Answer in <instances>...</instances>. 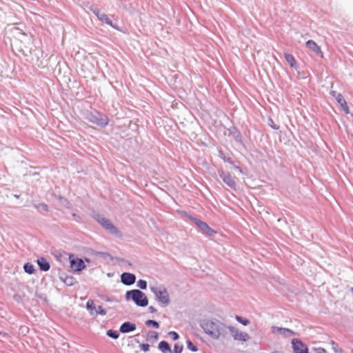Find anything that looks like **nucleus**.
<instances>
[{"instance_id":"obj_19","label":"nucleus","mask_w":353,"mask_h":353,"mask_svg":"<svg viewBox=\"0 0 353 353\" xmlns=\"http://www.w3.org/2000/svg\"><path fill=\"white\" fill-rule=\"evenodd\" d=\"M285 61L290 64L291 68H296V62L292 54L285 53Z\"/></svg>"},{"instance_id":"obj_43","label":"nucleus","mask_w":353,"mask_h":353,"mask_svg":"<svg viewBox=\"0 0 353 353\" xmlns=\"http://www.w3.org/2000/svg\"><path fill=\"white\" fill-rule=\"evenodd\" d=\"M232 165H233V168H234L236 170L239 171V172H241V173L242 172V170H241V168L239 166L236 165H234V163H233Z\"/></svg>"},{"instance_id":"obj_45","label":"nucleus","mask_w":353,"mask_h":353,"mask_svg":"<svg viewBox=\"0 0 353 353\" xmlns=\"http://www.w3.org/2000/svg\"><path fill=\"white\" fill-rule=\"evenodd\" d=\"M351 293L353 295V287H351L350 289Z\"/></svg>"},{"instance_id":"obj_21","label":"nucleus","mask_w":353,"mask_h":353,"mask_svg":"<svg viewBox=\"0 0 353 353\" xmlns=\"http://www.w3.org/2000/svg\"><path fill=\"white\" fill-rule=\"evenodd\" d=\"M229 332L230 335L235 340V337H237L238 334L239 332V330L233 326H227V333H228V339L229 338Z\"/></svg>"},{"instance_id":"obj_34","label":"nucleus","mask_w":353,"mask_h":353,"mask_svg":"<svg viewBox=\"0 0 353 353\" xmlns=\"http://www.w3.org/2000/svg\"><path fill=\"white\" fill-rule=\"evenodd\" d=\"M309 353H327V352L322 347H312Z\"/></svg>"},{"instance_id":"obj_48","label":"nucleus","mask_w":353,"mask_h":353,"mask_svg":"<svg viewBox=\"0 0 353 353\" xmlns=\"http://www.w3.org/2000/svg\"><path fill=\"white\" fill-rule=\"evenodd\" d=\"M272 353H278V352H272Z\"/></svg>"},{"instance_id":"obj_10","label":"nucleus","mask_w":353,"mask_h":353,"mask_svg":"<svg viewBox=\"0 0 353 353\" xmlns=\"http://www.w3.org/2000/svg\"><path fill=\"white\" fill-rule=\"evenodd\" d=\"M121 281L125 285H131L136 281V276L130 272H123L121 275Z\"/></svg>"},{"instance_id":"obj_44","label":"nucleus","mask_w":353,"mask_h":353,"mask_svg":"<svg viewBox=\"0 0 353 353\" xmlns=\"http://www.w3.org/2000/svg\"><path fill=\"white\" fill-rule=\"evenodd\" d=\"M72 216L75 218L77 221H78L77 218H79V216H77L75 213H72Z\"/></svg>"},{"instance_id":"obj_46","label":"nucleus","mask_w":353,"mask_h":353,"mask_svg":"<svg viewBox=\"0 0 353 353\" xmlns=\"http://www.w3.org/2000/svg\"><path fill=\"white\" fill-rule=\"evenodd\" d=\"M99 254H102V255L105 254V253H104V252H99Z\"/></svg>"},{"instance_id":"obj_20","label":"nucleus","mask_w":353,"mask_h":353,"mask_svg":"<svg viewBox=\"0 0 353 353\" xmlns=\"http://www.w3.org/2000/svg\"><path fill=\"white\" fill-rule=\"evenodd\" d=\"M86 308L90 312V315L94 316L96 310L94 302L92 299H89L86 303Z\"/></svg>"},{"instance_id":"obj_3","label":"nucleus","mask_w":353,"mask_h":353,"mask_svg":"<svg viewBox=\"0 0 353 353\" xmlns=\"http://www.w3.org/2000/svg\"><path fill=\"white\" fill-rule=\"evenodd\" d=\"M85 118L88 121L101 128L105 127L109 123L108 117L97 110L88 112Z\"/></svg>"},{"instance_id":"obj_22","label":"nucleus","mask_w":353,"mask_h":353,"mask_svg":"<svg viewBox=\"0 0 353 353\" xmlns=\"http://www.w3.org/2000/svg\"><path fill=\"white\" fill-rule=\"evenodd\" d=\"M25 272L29 274H32L35 272V268L33 264L30 263H26L23 265Z\"/></svg>"},{"instance_id":"obj_14","label":"nucleus","mask_w":353,"mask_h":353,"mask_svg":"<svg viewBox=\"0 0 353 353\" xmlns=\"http://www.w3.org/2000/svg\"><path fill=\"white\" fill-rule=\"evenodd\" d=\"M37 262L41 271L47 272L50 270V263L44 257L38 258Z\"/></svg>"},{"instance_id":"obj_1","label":"nucleus","mask_w":353,"mask_h":353,"mask_svg":"<svg viewBox=\"0 0 353 353\" xmlns=\"http://www.w3.org/2000/svg\"><path fill=\"white\" fill-rule=\"evenodd\" d=\"M201 326L204 332L213 339H228L227 325L217 319L204 320Z\"/></svg>"},{"instance_id":"obj_40","label":"nucleus","mask_w":353,"mask_h":353,"mask_svg":"<svg viewBox=\"0 0 353 353\" xmlns=\"http://www.w3.org/2000/svg\"><path fill=\"white\" fill-rule=\"evenodd\" d=\"M92 12L97 17L98 16H99V14H101L103 13L98 8L93 9Z\"/></svg>"},{"instance_id":"obj_2","label":"nucleus","mask_w":353,"mask_h":353,"mask_svg":"<svg viewBox=\"0 0 353 353\" xmlns=\"http://www.w3.org/2000/svg\"><path fill=\"white\" fill-rule=\"evenodd\" d=\"M125 296L127 301L132 300L139 307H145L148 304L145 293L137 289L127 291Z\"/></svg>"},{"instance_id":"obj_38","label":"nucleus","mask_w":353,"mask_h":353,"mask_svg":"<svg viewBox=\"0 0 353 353\" xmlns=\"http://www.w3.org/2000/svg\"><path fill=\"white\" fill-rule=\"evenodd\" d=\"M63 282L68 286L73 285V279L72 277H67Z\"/></svg>"},{"instance_id":"obj_11","label":"nucleus","mask_w":353,"mask_h":353,"mask_svg":"<svg viewBox=\"0 0 353 353\" xmlns=\"http://www.w3.org/2000/svg\"><path fill=\"white\" fill-rule=\"evenodd\" d=\"M70 267L75 272H81L85 268V265L81 259H71Z\"/></svg>"},{"instance_id":"obj_36","label":"nucleus","mask_w":353,"mask_h":353,"mask_svg":"<svg viewBox=\"0 0 353 353\" xmlns=\"http://www.w3.org/2000/svg\"><path fill=\"white\" fill-rule=\"evenodd\" d=\"M268 123L269 126H270L274 130H278L279 128V125L274 124V121L271 118L268 119Z\"/></svg>"},{"instance_id":"obj_28","label":"nucleus","mask_w":353,"mask_h":353,"mask_svg":"<svg viewBox=\"0 0 353 353\" xmlns=\"http://www.w3.org/2000/svg\"><path fill=\"white\" fill-rule=\"evenodd\" d=\"M106 313H107L106 310L105 309H103L102 306L99 305L96 308L95 312L94 313V316H97L98 314H100L101 316H105L106 314Z\"/></svg>"},{"instance_id":"obj_9","label":"nucleus","mask_w":353,"mask_h":353,"mask_svg":"<svg viewBox=\"0 0 353 353\" xmlns=\"http://www.w3.org/2000/svg\"><path fill=\"white\" fill-rule=\"evenodd\" d=\"M330 94L335 98V99L336 100L338 103L340 104L341 108L345 112V114H348L350 112L349 108L343 96L341 93H339L336 91L334 90H332L330 92Z\"/></svg>"},{"instance_id":"obj_37","label":"nucleus","mask_w":353,"mask_h":353,"mask_svg":"<svg viewBox=\"0 0 353 353\" xmlns=\"http://www.w3.org/2000/svg\"><path fill=\"white\" fill-rule=\"evenodd\" d=\"M168 335L174 341L179 339V334L174 331L169 332Z\"/></svg>"},{"instance_id":"obj_41","label":"nucleus","mask_w":353,"mask_h":353,"mask_svg":"<svg viewBox=\"0 0 353 353\" xmlns=\"http://www.w3.org/2000/svg\"><path fill=\"white\" fill-rule=\"evenodd\" d=\"M148 311L150 312H151V313H154L157 310V309L154 306L150 305V306L148 307Z\"/></svg>"},{"instance_id":"obj_47","label":"nucleus","mask_w":353,"mask_h":353,"mask_svg":"<svg viewBox=\"0 0 353 353\" xmlns=\"http://www.w3.org/2000/svg\"><path fill=\"white\" fill-rule=\"evenodd\" d=\"M351 352H352V353H353V349L352 350V351H351Z\"/></svg>"},{"instance_id":"obj_31","label":"nucleus","mask_w":353,"mask_h":353,"mask_svg":"<svg viewBox=\"0 0 353 353\" xmlns=\"http://www.w3.org/2000/svg\"><path fill=\"white\" fill-rule=\"evenodd\" d=\"M159 338V334L157 332L155 331H149L148 333V339H150V340H154V341H157Z\"/></svg>"},{"instance_id":"obj_18","label":"nucleus","mask_w":353,"mask_h":353,"mask_svg":"<svg viewBox=\"0 0 353 353\" xmlns=\"http://www.w3.org/2000/svg\"><path fill=\"white\" fill-rule=\"evenodd\" d=\"M158 347L163 353H166L167 352H172L170 345L165 341H161L159 343Z\"/></svg>"},{"instance_id":"obj_5","label":"nucleus","mask_w":353,"mask_h":353,"mask_svg":"<svg viewBox=\"0 0 353 353\" xmlns=\"http://www.w3.org/2000/svg\"><path fill=\"white\" fill-rule=\"evenodd\" d=\"M94 219L111 234L117 236L119 234L117 228L114 226L109 219L102 216L99 214L94 215Z\"/></svg>"},{"instance_id":"obj_39","label":"nucleus","mask_w":353,"mask_h":353,"mask_svg":"<svg viewBox=\"0 0 353 353\" xmlns=\"http://www.w3.org/2000/svg\"><path fill=\"white\" fill-rule=\"evenodd\" d=\"M141 350L144 352H148L150 349V345L148 343H142L140 345Z\"/></svg>"},{"instance_id":"obj_24","label":"nucleus","mask_w":353,"mask_h":353,"mask_svg":"<svg viewBox=\"0 0 353 353\" xmlns=\"http://www.w3.org/2000/svg\"><path fill=\"white\" fill-rule=\"evenodd\" d=\"M219 157L223 159L225 162L229 163L230 164H233V161H232L231 157L229 155H226L223 153V151H219Z\"/></svg>"},{"instance_id":"obj_29","label":"nucleus","mask_w":353,"mask_h":353,"mask_svg":"<svg viewBox=\"0 0 353 353\" xmlns=\"http://www.w3.org/2000/svg\"><path fill=\"white\" fill-rule=\"evenodd\" d=\"M186 344H187V348L188 350H191L192 352L198 351V347H196V345L193 344V343L190 339L186 341Z\"/></svg>"},{"instance_id":"obj_13","label":"nucleus","mask_w":353,"mask_h":353,"mask_svg":"<svg viewBox=\"0 0 353 353\" xmlns=\"http://www.w3.org/2000/svg\"><path fill=\"white\" fill-rule=\"evenodd\" d=\"M272 331L274 333L283 335L285 337L292 336L294 334L292 330L288 328H283L279 327H272Z\"/></svg>"},{"instance_id":"obj_32","label":"nucleus","mask_w":353,"mask_h":353,"mask_svg":"<svg viewBox=\"0 0 353 353\" xmlns=\"http://www.w3.org/2000/svg\"><path fill=\"white\" fill-rule=\"evenodd\" d=\"M137 285L141 290H145L147 288V282L145 280L139 279L137 281Z\"/></svg>"},{"instance_id":"obj_27","label":"nucleus","mask_w":353,"mask_h":353,"mask_svg":"<svg viewBox=\"0 0 353 353\" xmlns=\"http://www.w3.org/2000/svg\"><path fill=\"white\" fill-rule=\"evenodd\" d=\"M145 325L149 327H153L154 328H159V323L154 320L149 319L145 321Z\"/></svg>"},{"instance_id":"obj_7","label":"nucleus","mask_w":353,"mask_h":353,"mask_svg":"<svg viewBox=\"0 0 353 353\" xmlns=\"http://www.w3.org/2000/svg\"><path fill=\"white\" fill-rule=\"evenodd\" d=\"M219 174L223 181L230 188L235 190L236 188V183L234 179L231 176L229 172H224L221 170H219Z\"/></svg>"},{"instance_id":"obj_25","label":"nucleus","mask_w":353,"mask_h":353,"mask_svg":"<svg viewBox=\"0 0 353 353\" xmlns=\"http://www.w3.org/2000/svg\"><path fill=\"white\" fill-rule=\"evenodd\" d=\"M330 345L332 346V349L334 353H343V350L339 347V345L334 342V341H330Z\"/></svg>"},{"instance_id":"obj_26","label":"nucleus","mask_w":353,"mask_h":353,"mask_svg":"<svg viewBox=\"0 0 353 353\" xmlns=\"http://www.w3.org/2000/svg\"><path fill=\"white\" fill-rule=\"evenodd\" d=\"M107 335L113 339H117L119 336V333L117 330H109L107 331Z\"/></svg>"},{"instance_id":"obj_15","label":"nucleus","mask_w":353,"mask_h":353,"mask_svg":"<svg viewBox=\"0 0 353 353\" xmlns=\"http://www.w3.org/2000/svg\"><path fill=\"white\" fill-rule=\"evenodd\" d=\"M306 47L313 51L316 54H321L322 56V52L320 47L312 40H308L306 42Z\"/></svg>"},{"instance_id":"obj_33","label":"nucleus","mask_w":353,"mask_h":353,"mask_svg":"<svg viewBox=\"0 0 353 353\" xmlns=\"http://www.w3.org/2000/svg\"><path fill=\"white\" fill-rule=\"evenodd\" d=\"M34 207L38 210L41 209L43 211L48 212V206L46 203H41L37 205H34Z\"/></svg>"},{"instance_id":"obj_6","label":"nucleus","mask_w":353,"mask_h":353,"mask_svg":"<svg viewBox=\"0 0 353 353\" xmlns=\"http://www.w3.org/2000/svg\"><path fill=\"white\" fill-rule=\"evenodd\" d=\"M187 217L190 221H192L204 234L209 236H212L216 234V232L212 230L205 222L192 215H188Z\"/></svg>"},{"instance_id":"obj_42","label":"nucleus","mask_w":353,"mask_h":353,"mask_svg":"<svg viewBox=\"0 0 353 353\" xmlns=\"http://www.w3.org/2000/svg\"><path fill=\"white\" fill-rule=\"evenodd\" d=\"M101 299L107 302H112V299L110 297H108V296H101Z\"/></svg>"},{"instance_id":"obj_23","label":"nucleus","mask_w":353,"mask_h":353,"mask_svg":"<svg viewBox=\"0 0 353 353\" xmlns=\"http://www.w3.org/2000/svg\"><path fill=\"white\" fill-rule=\"evenodd\" d=\"M250 336L246 332H239L238 334L237 337H235L236 341H247L249 340Z\"/></svg>"},{"instance_id":"obj_17","label":"nucleus","mask_w":353,"mask_h":353,"mask_svg":"<svg viewBox=\"0 0 353 353\" xmlns=\"http://www.w3.org/2000/svg\"><path fill=\"white\" fill-rule=\"evenodd\" d=\"M98 19L110 26H112V28H114V29H118V28L117 27V26L114 25L112 23V20L108 17V16L105 14V13H102L101 14H99V16H98Z\"/></svg>"},{"instance_id":"obj_16","label":"nucleus","mask_w":353,"mask_h":353,"mask_svg":"<svg viewBox=\"0 0 353 353\" xmlns=\"http://www.w3.org/2000/svg\"><path fill=\"white\" fill-rule=\"evenodd\" d=\"M229 133H230V135H231L236 142L240 143H242L243 138H242L241 134L236 128H234V127L230 128L229 129Z\"/></svg>"},{"instance_id":"obj_12","label":"nucleus","mask_w":353,"mask_h":353,"mask_svg":"<svg viewBox=\"0 0 353 353\" xmlns=\"http://www.w3.org/2000/svg\"><path fill=\"white\" fill-rule=\"evenodd\" d=\"M136 325L130 321L123 323L119 328V332L121 333H129L136 330Z\"/></svg>"},{"instance_id":"obj_8","label":"nucleus","mask_w":353,"mask_h":353,"mask_svg":"<svg viewBox=\"0 0 353 353\" xmlns=\"http://www.w3.org/2000/svg\"><path fill=\"white\" fill-rule=\"evenodd\" d=\"M292 346L294 353H309L306 345L298 339H292Z\"/></svg>"},{"instance_id":"obj_4","label":"nucleus","mask_w":353,"mask_h":353,"mask_svg":"<svg viewBox=\"0 0 353 353\" xmlns=\"http://www.w3.org/2000/svg\"><path fill=\"white\" fill-rule=\"evenodd\" d=\"M150 290L156 296L157 301L162 306H166L170 304V296L165 288L150 286Z\"/></svg>"},{"instance_id":"obj_35","label":"nucleus","mask_w":353,"mask_h":353,"mask_svg":"<svg viewBox=\"0 0 353 353\" xmlns=\"http://www.w3.org/2000/svg\"><path fill=\"white\" fill-rule=\"evenodd\" d=\"M183 350V346L182 345H179L176 343L174 346L173 352L174 353H181Z\"/></svg>"},{"instance_id":"obj_30","label":"nucleus","mask_w":353,"mask_h":353,"mask_svg":"<svg viewBox=\"0 0 353 353\" xmlns=\"http://www.w3.org/2000/svg\"><path fill=\"white\" fill-rule=\"evenodd\" d=\"M235 319L243 325H248L250 323V321L247 319L243 318L241 316L236 315Z\"/></svg>"}]
</instances>
